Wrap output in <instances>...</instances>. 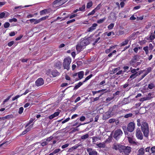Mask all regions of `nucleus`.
<instances>
[{"instance_id":"nucleus-1","label":"nucleus","mask_w":155,"mask_h":155,"mask_svg":"<svg viewBox=\"0 0 155 155\" xmlns=\"http://www.w3.org/2000/svg\"><path fill=\"white\" fill-rule=\"evenodd\" d=\"M113 148L118 150L120 153L126 155H128L131 151V148L128 146H125L119 144H114Z\"/></svg>"},{"instance_id":"nucleus-2","label":"nucleus","mask_w":155,"mask_h":155,"mask_svg":"<svg viewBox=\"0 0 155 155\" xmlns=\"http://www.w3.org/2000/svg\"><path fill=\"white\" fill-rule=\"evenodd\" d=\"M142 120L139 119L137 120V125L138 127L141 125V128L144 137H148L149 135V128L146 122H142Z\"/></svg>"},{"instance_id":"nucleus-3","label":"nucleus","mask_w":155,"mask_h":155,"mask_svg":"<svg viewBox=\"0 0 155 155\" xmlns=\"http://www.w3.org/2000/svg\"><path fill=\"white\" fill-rule=\"evenodd\" d=\"M71 61V59L70 57L65 58L63 62V66L64 69L69 70L70 68V65Z\"/></svg>"},{"instance_id":"nucleus-4","label":"nucleus","mask_w":155,"mask_h":155,"mask_svg":"<svg viewBox=\"0 0 155 155\" xmlns=\"http://www.w3.org/2000/svg\"><path fill=\"white\" fill-rule=\"evenodd\" d=\"M113 133V137L116 140H118L123 134L122 131L120 129L115 130Z\"/></svg>"},{"instance_id":"nucleus-5","label":"nucleus","mask_w":155,"mask_h":155,"mask_svg":"<svg viewBox=\"0 0 155 155\" xmlns=\"http://www.w3.org/2000/svg\"><path fill=\"white\" fill-rule=\"evenodd\" d=\"M68 0H55L53 3L54 6L61 5L65 3Z\"/></svg>"},{"instance_id":"nucleus-6","label":"nucleus","mask_w":155,"mask_h":155,"mask_svg":"<svg viewBox=\"0 0 155 155\" xmlns=\"http://www.w3.org/2000/svg\"><path fill=\"white\" fill-rule=\"evenodd\" d=\"M136 136L137 138L140 140L143 139V135L139 128H138L136 131Z\"/></svg>"},{"instance_id":"nucleus-7","label":"nucleus","mask_w":155,"mask_h":155,"mask_svg":"<svg viewBox=\"0 0 155 155\" xmlns=\"http://www.w3.org/2000/svg\"><path fill=\"white\" fill-rule=\"evenodd\" d=\"M135 124L133 122L130 123L127 125V130L130 132H132L134 130Z\"/></svg>"},{"instance_id":"nucleus-8","label":"nucleus","mask_w":155,"mask_h":155,"mask_svg":"<svg viewBox=\"0 0 155 155\" xmlns=\"http://www.w3.org/2000/svg\"><path fill=\"white\" fill-rule=\"evenodd\" d=\"M87 151L89 155H97V152L94 149L89 148L87 149Z\"/></svg>"},{"instance_id":"nucleus-9","label":"nucleus","mask_w":155,"mask_h":155,"mask_svg":"<svg viewBox=\"0 0 155 155\" xmlns=\"http://www.w3.org/2000/svg\"><path fill=\"white\" fill-rule=\"evenodd\" d=\"M44 84V81L42 78H39L35 81L36 85L38 86H40Z\"/></svg>"},{"instance_id":"nucleus-10","label":"nucleus","mask_w":155,"mask_h":155,"mask_svg":"<svg viewBox=\"0 0 155 155\" xmlns=\"http://www.w3.org/2000/svg\"><path fill=\"white\" fill-rule=\"evenodd\" d=\"M81 43V45H83L84 47L85 46L89 44V42L88 40L87 39H84L81 40L79 42Z\"/></svg>"},{"instance_id":"nucleus-11","label":"nucleus","mask_w":155,"mask_h":155,"mask_svg":"<svg viewBox=\"0 0 155 155\" xmlns=\"http://www.w3.org/2000/svg\"><path fill=\"white\" fill-rule=\"evenodd\" d=\"M97 26V24L96 23H94L92 25L91 27L89 28L87 30V31L89 32H91L96 28V27Z\"/></svg>"},{"instance_id":"nucleus-12","label":"nucleus","mask_w":155,"mask_h":155,"mask_svg":"<svg viewBox=\"0 0 155 155\" xmlns=\"http://www.w3.org/2000/svg\"><path fill=\"white\" fill-rule=\"evenodd\" d=\"M84 48L85 47H84L83 45H81V43H78L76 46V48L77 52H80L83 49H84Z\"/></svg>"},{"instance_id":"nucleus-13","label":"nucleus","mask_w":155,"mask_h":155,"mask_svg":"<svg viewBox=\"0 0 155 155\" xmlns=\"http://www.w3.org/2000/svg\"><path fill=\"white\" fill-rule=\"evenodd\" d=\"M9 15L8 12L6 11L0 13V18H6Z\"/></svg>"},{"instance_id":"nucleus-14","label":"nucleus","mask_w":155,"mask_h":155,"mask_svg":"<svg viewBox=\"0 0 155 155\" xmlns=\"http://www.w3.org/2000/svg\"><path fill=\"white\" fill-rule=\"evenodd\" d=\"M146 38L147 40H149V42H152V40L155 38V35L152 33L149 37H147Z\"/></svg>"},{"instance_id":"nucleus-15","label":"nucleus","mask_w":155,"mask_h":155,"mask_svg":"<svg viewBox=\"0 0 155 155\" xmlns=\"http://www.w3.org/2000/svg\"><path fill=\"white\" fill-rule=\"evenodd\" d=\"M60 113V112H55L53 114L50 115L49 117V119H50L51 120L54 118L57 117L59 115Z\"/></svg>"},{"instance_id":"nucleus-16","label":"nucleus","mask_w":155,"mask_h":155,"mask_svg":"<svg viewBox=\"0 0 155 155\" xmlns=\"http://www.w3.org/2000/svg\"><path fill=\"white\" fill-rule=\"evenodd\" d=\"M84 83L82 82H80L77 84L75 85V86L74 88V90H76L78 88L81 86Z\"/></svg>"},{"instance_id":"nucleus-17","label":"nucleus","mask_w":155,"mask_h":155,"mask_svg":"<svg viewBox=\"0 0 155 155\" xmlns=\"http://www.w3.org/2000/svg\"><path fill=\"white\" fill-rule=\"evenodd\" d=\"M29 21L31 23H34V24L35 25L37 24L40 22L39 19H31L29 20Z\"/></svg>"},{"instance_id":"nucleus-18","label":"nucleus","mask_w":155,"mask_h":155,"mask_svg":"<svg viewBox=\"0 0 155 155\" xmlns=\"http://www.w3.org/2000/svg\"><path fill=\"white\" fill-rule=\"evenodd\" d=\"M84 74V72L83 71H80L78 73V77L80 79H81L83 78Z\"/></svg>"},{"instance_id":"nucleus-19","label":"nucleus","mask_w":155,"mask_h":155,"mask_svg":"<svg viewBox=\"0 0 155 155\" xmlns=\"http://www.w3.org/2000/svg\"><path fill=\"white\" fill-rule=\"evenodd\" d=\"M144 150L143 148L140 149L138 151V153L137 155H144Z\"/></svg>"},{"instance_id":"nucleus-20","label":"nucleus","mask_w":155,"mask_h":155,"mask_svg":"<svg viewBox=\"0 0 155 155\" xmlns=\"http://www.w3.org/2000/svg\"><path fill=\"white\" fill-rule=\"evenodd\" d=\"M51 74L54 77H55L58 76L59 73L57 71L55 70L53 71L51 73Z\"/></svg>"},{"instance_id":"nucleus-21","label":"nucleus","mask_w":155,"mask_h":155,"mask_svg":"<svg viewBox=\"0 0 155 155\" xmlns=\"http://www.w3.org/2000/svg\"><path fill=\"white\" fill-rule=\"evenodd\" d=\"M128 140L129 143L132 144H135L136 143L134 139L133 138L131 137H128Z\"/></svg>"},{"instance_id":"nucleus-22","label":"nucleus","mask_w":155,"mask_h":155,"mask_svg":"<svg viewBox=\"0 0 155 155\" xmlns=\"http://www.w3.org/2000/svg\"><path fill=\"white\" fill-rule=\"evenodd\" d=\"M129 41L130 40L128 38V39H126L124 41H123L120 44V46H124L127 44Z\"/></svg>"},{"instance_id":"nucleus-23","label":"nucleus","mask_w":155,"mask_h":155,"mask_svg":"<svg viewBox=\"0 0 155 155\" xmlns=\"http://www.w3.org/2000/svg\"><path fill=\"white\" fill-rule=\"evenodd\" d=\"M93 2L91 1H90L87 3L86 8L87 9L90 8L93 5Z\"/></svg>"},{"instance_id":"nucleus-24","label":"nucleus","mask_w":155,"mask_h":155,"mask_svg":"<svg viewBox=\"0 0 155 155\" xmlns=\"http://www.w3.org/2000/svg\"><path fill=\"white\" fill-rule=\"evenodd\" d=\"M86 6L85 5H83L81 7L79 8L80 11L84 12L85 11Z\"/></svg>"},{"instance_id":"nucleus-25","label":"nucleus","mask_w":155,"mask_h":155,"mask_svg":"<svg viewBox=\"0 0 155 155\" xmlns=\"http://www.w3.org/2000/svg\"><path fill=\"white\" fill-rule=\"evenodd\" d=\"M135 59H133L130 62V64L131 65L133 66V67L136 68V66L135 64Z\"/></svg>"},{"instance_id":"nucleus-26","label":"nucleus","mask_w":155,"mask_h":155,"mask_svg":"<svg viewBox=\"0 0 155 155\" xmlns=\"http://www.w3.org/2000/svg\"><path fill=\"white\" fill-rule=\"evenodd\" d=\"M40 13L41 15H44L46 13H48V10L47 9H45L42 10L40 12Z\"/></svg>"},{"instance_id":"nucleus-27","label":"nucleus","mask_w":155,"mask_h":155,"mask_svg":"<svg viewBox=\"0 0 155 155\" xmlns=\"http://www.w3.org/2000/svg\"><path fill=\"white\" fill-rule=\"evenodd\" d=\"M96 145L98 147L100 148H104V147L105 146V144L102 143H97L96 144Z\"/></svg>"},{"instance_id":"nucleus-28","label":"nucleus","mask_w":155,"mask_h":155,"mask_svg":"<svg viewBox=\"0 0 155 155\" xmlns=\"http://www.w3.org/2000/svg\"><path fill=\"white\" fill-rule=\"evenodd\" d=\"M136 34H132L129 37L128 39L130 40H134L136 38Z\"/></svg>"},{"instance_id":"nucleus-29","label":"nucleus","mask_w":155,"mask_h":155,"mask_svg":"<svg viewBox=\"0 0 155 155\" xmlns=\"http://www.w3.org/2000/svg\"><path fill=\"white\" fill-rule=\"evenodd\" d=\"M115 48L114 46L111 47L110 48L107 49L105 50V52L106 53L108 54L112 50Z\"/></svg>"},{"instance_id":"nucleus-30","label":"nucleus","mask_w":155,"mask_h":155,"mask_svg":"<svg viewBox=\"0 0 155 155\" xmlns=\"http://www.w3.org/2000/svg\"><path fill=\"white\" fill-rule=\"evenodd\" d=\"M106 19V18L105 17H104L100 19L97 21V22L98 24L102 23Z\"/></svg>"},{"instance_id":"nucleus-31","label":"nucleus","mask_w":155,"mask_h":155,"mask_svg":"<svg viewBox=\"0 0 155 155\" xmlns=\"http://www.w3.org/2000/svg\"><path fill=\"white\" fill-rule=\"evenodd\" d=\"M93 76V75L92 74H91L89 76L87 77L84 80L83 82V83H85L88 80L90 79Z\"/></svg>"},{"instance_id":"nucleus-32","label":"nucleus","mask_w":155,"mask_h":155,"mask_svg":"<svg viewBox=\"0 0 155 155\" xmlns=\"http://www.w3.org/2000/svg\"><path fill=\"white\" fill-rule=\"evenodd\" d=\"M138 74H132L130 76V78L131 80H132L135 78H136Z\"/></svg>"},{"instance_id":"nucleus-33","label":"nucleus","mask_w":155,"mask_h":155,"mask_svg":"<svg viewBox=\"0 0 155 155\" xmlns=\"http://www.w3.org/2000/svg\"><path fill=\"white\" fill-rule=\"evenodd\" d=\"M89 137V135L87 134H86L81 137V138L82 140H84L87 139Z\"/></svg>"},{"instance_id":"nucleus-34","label":"nucleus","mask_w":155,"mask_h":155,"mask_svg":"<svg viewBox=\"0 0 155 155\" xmlns=\"http://www.w3.org/2000/svg\"><path fill=\"white\" fill-rule=\"evenodd\" d=\"M114 25V23L110 24L107 26V28L109 30H111L113 28Z\"/></svg>"},{"instance_id":"nucleus-35","label":"nucleus","mask_w":155,"mask_h":155,"mask_svg":"<svg viewBox=\"0 0 155 155\" xmlns=\"http://www.w3.org/2000/svg\"><path fill=\"white\" fill-rule=\"evenodd\" d=\"M102 5L101 3L98 5L97 7L94 9L96 11L100 9Z\"/></svg>"},{"instance_id":"nucleus-36","label":"nucleus","mask_w":155,"mask_h":155,"mask_svg":"<svg viewBox=\"0 0 155 155\" xmlns=\"http://www.w3.org/2000/svg\"><path fill=\"white\" fill-rule=\"evenodd\" d=\"M33 124H32L31 125H30L28 127L26 130L28 132L29 131H30L31 129L33 127Z\"/></svg>"},{"instance_id":"nucleus-37","label":"nucleus","mask_w":155,"mask_h":155,"mask_svg":"<svg viewBox=\"0 0 155 155\" xmlns=\"http://www.w3.org/2000/svg\"><path fill=\"white\" fill-rule=\"evenodd\" d=\"M154 87V85L152 83L150 84L148 86V87L150 89H153Z\"/></svg>"},{"instance_id":"nucleus-38","label":"nucleus","mask_w":155,"mask_h":155,"mask_svg":"<svg viewBox=\"0 0 155 155\" xmlns=\"http://www.w3.org/2000/svg\"><path fill=\"white\" fill-rule=\"evenodd\" d=\"M104 34H106L108 36H110L112 34L113 35H114V33L113 31L110 32L109 33H108L107 32H106Z\"/></svg>"},{"instance_id":"nucleus-39","label":"nucleus","mask_w":155,"mask_h":155,"mask_svg":"<svg viewBox=\"0 0 155 155\" xmlns=\"http://www.w3.org/2000/svg\"><path fill=\"white\" fill-rule=\"evenodd\" d=\"M48 16H46L44 17H42L41 18H40L38 19L39 22H41V21L45 20L47 18H48Z\"/></svg>"},{"instance_id":"nucleus-40","label":"nucleus","mask_w":155,"mask_h":155,"mask_svg":"<svg viewBox=\"0 0 155 155\" xmlns=\"http://www.w3.org/2000/svg\"><path fill=\"white\" fill-rule=\"evenodd\" d=\"M119 70H120V68H117L113 69L112 72L113 73H117Z\"/></svg>"},{"instance_id":"nucleus-41","label":"nucleus","mask_w":155,"mask_h":155,"mask_svg":"<svg viewBox=\"0 0 155 155\" xmlns=\"http://www.w3.org/2000/svg\"><path fill=\"white\" fill-rule=\"evenodd\" d=\"M151 70L152 68L151 67H149L147 68L145 74H146L147 75L151 71Z\"/></svg>"},{"instance_id":"nucleus-42","label":"nucleus","mask_w":155,"mask_h":155,"mask_svg":"<svg viewBox=\"0 0 155 155\" xmlns=\"http://www.w3.org/2000/svg\"><path fill=\"white\" fill-rule=\"evenodd\" d=\"M34 120L33 119H31L30 120L29 122L25 126V127H27L29 126L30 124L33 122V121Z\"/></svg>"},{"instance_id":"nucleus-43","label":"nucleus","mask_w":155,"mask_h":155,"mask_svg":"<svg viewBox=\"0 0 155 155\" xmlns=\"http://www.w3.org/2000/svg\"><path fill=\"white\" fill-rule=\"evenodd\" d=\"M61 150L59 149H57L55 150L53 152V153L54 155L56 154L57 153H58Z\"/></svg>"},{"instance_id":"nucleus-44","label":"nucleus","mask_w":155,"mask_h":155,"mask_svg":"<svg viewBox=\"0 0 155 155\" xmlns=\"http://www.w3.org/2000/svg\"><path fill=\"white\" fill-rule=\"evenodd\" d=\"M10 24L8 22H5L4 24V27L5 28H8L10 26Z\"/></svg>"},{"instance_id":"nucleus-45","label":"nucleus","mask_w":155,"mask_h":155,"mask_svg":"<svg viewBox=\"0 0 155 155\" xmlns=\"http://www.w3.org/2000/svg\"><path fill=\"white\" fill-rule=\"evenodd\" d=\"M24 108L23 107H21L19 108L18 113L19 114H21L23 111Z\"/></svg>"},{"instance_id":"nucleus-46","label":"nucleus","mask_w":155,"mask_h":155,"mask_svg":"<svg viewBox=\"0 0 155 155\" xmlns=\"http://www.w3.org/2000/svg\"><path fill=\"white\" fill-rule=\"evenodd\" d=\"M124 71H123L122 70H119L118 72L117 73L116 75H119L124 74Z\"/></svg>"},{"instance_id":"nucleus-47","label":"nucleus","mask_w":155,"mask_h":155,"mask_svg":"<svg viewBox=\"0 0 155 155\" xmlns=\"http://www.w3.org/2000/svg\"><path fill=\"white\" fill-rule=\"evenodd\" d=\"M150 150L152 153H155V146L152 147L150 149Z\"/></svg>"},{"instance_id":"nucleus-48","label":"nucleus","mask_w":155,"mask_h":155,"mask_svg":"<svg viewBox=\"0 0 155 155\" xmlns=\"http://www.w3.org/2000/svg\"><path fill=\"white\" fill-rule=\"evenodd\" d=\"M96 11L95 10H94V9H93L92 11H91V12L88 13V15L89 16L90 15H93L94 14Z\"/></svg>"},{"instance_id":"nucleus-49","label":"nucleus","mask_w":155,"mask_h":155,"mask_svg":"<svg viewBox=\"0 0 155 155\" xmlns=\"http://www.w3.org/2000/svg\"><path fill=\"white\" fill-rule=\"evenodd\" d=\"M103 94V93H102L99 97H96L94 98V101H96L99 100L100 97Z\"/></svg>"},{"instance_id":"nucleus-50","label":"nucleus","mask_w":155,"mask_h":155,"mask_svg":"<svg viewBox=\"0 0 155 155\" xmlns=\"http://www.w3.org/2000/svg\"><path fill=\"white\" fill-rule=\"evenodd\" d=\"M17 19H16V18H13L12 19H10L9 20V22H17Z\"/></svg>"},{"instance_id":"nucleus-51","label":"nucleus","mask_w":155,"mask_h":155,"mask_svg":"<svg viewBox=\"0 0 155 155\" xmlns=\"http://www.w3.org/2000/svg\"><path fill=\"white\" fill-rule=\"evenodd\" d=\"M77 16H78V15L77 14H72L69 16V18L70 19H71Z\"/></svg>"},{"instance_id":"nucleus-52","label":"nucleus","mask_w":155,"mask_h":155,"mask_svg":"<svg viewBox=\"0 0 155 155\" xmlns=\"http://www.w3.org/2000/svg\"><path fill=\"white\" fill-rule=\"evenodd\" d=\"M21 96V95H17L15 96V97H13L12 99L13 101L15 100L16 99H18Z\"/></svg>"},{"instance_id":"nucleus-53","label":"nucleus","mask_w":155,"mask_h":155,"mask_svg":"<svg viewBox=\"0 0 155 155\" xmlns=\"http://www.w3.org/2000/svg\"><path fill=\"white\" fill-rule=\"evenodd\" d=\"M12 114L8 115L4 117L5 119H9L12 118Z\"/></svg>"},{"instance_id":"nucleus-54","label":"nucleus","mask_w":155,"mask_h":155,"mask_svg":"<svg viewBox=\"0 0 155 155\" xmlns=\"http://www.w3.org/2000/svg\"><path fill=\"white\" fill-rule=\"evenodd\" d=\"M69 145V144L68 143L64 145H63L62 146L61 148L62 149H64L67 147H68Z\"/></svg>"},{"instance_id":"nucleus-55","label":"nucleus","mask_w":155,"mask_h":155,"mask_svg":"<svg viewBox=\"0 0 155 155\" xmlns=\"http://www.w3.org/2000/svg\"><path fill=\"white\" fill-rule=\"evenodd\" d=\"M14 43V42L13 41H11L8 42V46L9 47L11 46Z\"/></svg>"},{"instance_id":"nucleus-56","label":"nucleus","mask_w":155,"mask_h":155,"mask_svg":"<svg viewBox=\"0 0 155 155\" xmlns=\"http://www.w3.org/2000/svg\"><path fill=\"white\" fill-rule=\"evenodd\" d=\"M11 97V96L8 97L6 99H5L4 100V101L3 102V104H4L5 102H6Z\"/></svg>"},{"instance_id":"nucleus-57","label":"nucleus","mask_w":155,"mask_h":155,"mask_svg":"<svg viewBox=\"0 0 155 155\" xmlns=\"http://www.w3.org/2000/svg\"><path fill=\"white\" fill-rule=\"evenodd\" d=\"M70 118L69 117H68V118H67V119H66L64 120L63 121H62V124H64V123H65L68 121L70 120Z\"/></svg>"},{"instance_id":"nucleus-58","label":"nucleus","mask_w":155,"mask_h":155,"mask_svg":"<svg viewBox=\"0 0 155 155\" xmlns=\"http://www.w3.org/2000/svg\"><path fill=\"white\" fill-rule=\"evenodd\" d=\"M129 67L128 66H125L123 67V69L124 70V72H125L128 70L129 69Z\"/></svg>"},{"instance_id":"nucleus-59","label":"nucleus","mask_w":155,"mask_h":155,"mask_svg":"<svg viewBox=\"0 0 155 155\" xmlns=\"http://www.w3.org/2000/svg\"><path fill=\"white\" fill-rule=\"evenodd\" d=\"M132 115V114H127L126 115H125L124 117L126 118H127L129 117H131Z\"/></svg>"},{"instance_id":"nucleus-60","label":"nucleus","mask_w":155,"mask_h":155,"mask_svg":"<svg viewBox=\"0 0 155 155\" xmlns=\"http://www.w3.org/2000/svg\"><path fill=\"white\" fill-rule=\"evenodd\" d=\"M75 21V19H72V20H70L69 21H67V24H69L70 23L74 22Z\"/></svg>"},{"instance_id":"nucleus-61","label":"nucleus","mask_w":155,"mask_h":155,"mask_svg":"<svg viewBox=\"0 0 155 155\" xmlns=\"http://www.w3.org/2000/svg\"><path fill=\"white\" fill-rule=\"evenodd\" d=\"M147 100V98L146 97L142 98H140V101L141 102H143L144 101Z\"/></svg>"},{"instance_id":"nucleus-62","label":"nucleus","mask_w":155,"mask_h":155,"mask_svg":"<svg viewBox=\"0 0 155 155\" xmlns=\"http://www.w3.org/2000/svg\"><path fill=\"white\" fill-rule=\"evenodd\" d=\"M85 119V117L84 116H81L80 118V120L81 121H84Z\"/></svg>"},{"instance_id":"nucleus-63","label":"nucleus","mask_w":155,"mask_h":155,"mask_svg":"<svg viewBox=\"0 0 155 155\" xmlns=\"http://www.w3.org/2000/svg\"><path fill=\"white\" fill-rule=\"evenodd\" d=\"M131 72L133 74H137V72L136 71V69H133L131 71Z\"/></svg>"},{"instance_id":"nucleus-64","label":"nucleus","mask_w":155,"mask_h":155,"mask_svg":"<svg viewBox=\"0 0 155 155\" xmlns=\"http://www.w3.org/2000/svg\"><path fill=\"white\" fill-rule=\"evenodd\" d=\"M9 35L11 36H13L15 35V33L14 31L11 32L9 33Z\"/></svg>"}]
</instances>
